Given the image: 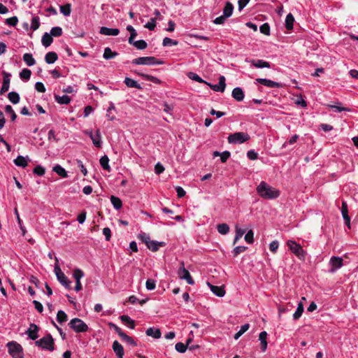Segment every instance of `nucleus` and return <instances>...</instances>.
Listing matches in <instances>:
<instances>
[{
  "mask_svg": "<svg viewBox=\"0 0 358 358\" xmlns=\"http://www.w3.org/2000/svg\"><path fill=\"white\" fill-rule=\"evenodd\" d=\"M257 194L264 199H275L280 196V191L262 181L256 188Z\"/></svg>",
  "mask_w": 358,
  "mask_h": 358,
  "instance_id": "f257e3e1",
  "label": "nucleus"
},
{
  "mask_svg": "<svg viewBox=\"0 0 358 358\" xmlns=\"http://www.w3.org/2000/svg\"><path fill=\"white\" fill-rule=\"evenodd\" d=\"M10 355L13 358H24L23 348L15 341H10L6 344Z\"/></svg>",
  "mask_w": 358,
  "mask_h": 358,
  "instance_id": "f03ea898",
  "label": "nucleus"
},
{
  "mask_svg": "<svg viewBox=\"0 0 358 358\" xmlns=\"http://www.w3.org/2000/svg\"><path fill=\"white\" fill-rule=\"evenodd\" d=\"M69 326L76 333H83L88 331L89 327L81 319L75 317L70 320Z\"/></svg>",
  "mask_w": 358,
  "mask_h": 358,
  "instance_id": "7ed1b4c3",
  "label": "nucleus"
},
{
  "mask_svg": "<svg viewBox=\"0 0 358 358\" xmlns=\"http://www.w3.org/2000/svg\"><path fill=\"white\" fill-rule=\"evenodd\" d=\"M287 245L289 250L294 254L299 259H305L306 252L301 246L300 244L297 243L294 241L288 240L287 241Z\"/></svg>",
  "mask_w": 358,
  "mask_h": 358,
  "instance_id": "20e7f679",
  "label": "nucleus"
},
{
  "mask_svg": "<svg viewBox=\"0 0 358 358\" xmlns=\"http://www.w3.org/2000/svg\"><path fill=\"white\" fill-rule=\"evenodd\" d=\"M36 345L39 348H41L44 350H48L49 351L54 350V340L52 336L50 334H48L45 336L40 338L39 340L35 342Z\"/></svg>",
  "mask_w": 358,
  "mask_h": 358,
  "instance_id": "39448f33",
  "label": "nucleus"
},
{
  "mask_svg": "<svg viewBox=\"0 0 358 358\" xmlns=\"http://www.w3.org/2000/svg\"><path fill=\"white\" fill-rule=\"evenodd\" d=\"M131 63L134 65H156L162 64L163 62L158 60L155 57H141L134 59Z\"/></svg>",
  "mask_w": 358,
  "mask_h": 358,
  "instance_id": "423d86ee",
  "label": "nucleus"
},
{
  "mask_svg": "<svg viewBox=\"0 0 358 358\" xmlns=\"http://www.w3.org/2000/svg\"><path fill=\"white\" fill-rule=\"evenodd\" d=\"M228 142L232 144H241L250 139V136L245 132H236L230 134L228 138Z\"/></svg>",
  "mask_w": 358,
  "mask_h": 358,
  "instance_id": "0eeeda50",
  "label": "nucleus"
},
{
  "mask_svg": "<svg viewBox=\"0 0 358 358\" xmlns=\"http://www.w3.org/2000/svg\"><path fill=\"white\" fill-rule=\"evenodd\" d=\"M181 266L179 268L178 274L180 279L185 280L189 285H194V281L192 279L189 272L185 268L184 263L181 262Z\"/></svg>",
  "mask_w": 358,
  "mask_h": 358,
  "instance_id": "6e6552de",
  "label": "nucleus"
},
{
  "mask_svg": "<svg viewBox=\"0 0 358 358\" xmlns=\"http://www.w3.org/2000/svg\"><path fill=\"white\" fill-rule=\"evenodd\" d=\"M55 271L58 281L66 288L69 289L71 282L69 280L68 278L65 275V274L57 266L55 267Z\"/></svg>",
  "mask_w": 358,
  "mask_h": 358,
  "instance_id": "1a4fd4ad",
  "label": "nucleus"
},
{
  "mask_svg": "<svg viewBox=\"0 0 358 358\" xmlns=\"http://www.w3.org/2000/svg\"><path fill=\"white\" fill-rule=\"evenodd\" d=\"M329 265L331 266L329 271L334 273L343 265V259L340 257L333 256L329 260Z\"/></svg>",
  "mask_w": 358,
  "mask_h": 358,
  "instance_id": "9d476101",
  "label": "nucleus"
},
{
  "mask_svg": "<svg viewBox=\"0 0 358 358\" xmlns=\"http://www.w3.org/2000/svg\"><path fill=\"white\" fill-rule=\"evenodd\" d=\"M225 80V77L224 76H220L219 77L218 84L213 85L207 82L206 85L215 92H224L226 87Z\"/></svg>",
  "mask_w": 358,
  "mask_h": 358,
  "instance_id": "9b49d317",
  "label": "nucleus"
},
{
  "mask_svg": "<svg viewBox=\"0 0 358 358\" xmlns=\"http://www.w3.org/2000/svg\"><path fill=\"white\" fill-rule=\"evenodd\" d=\"M11 74L10 73L3 71V83L0 90V94H3L8 92L10 87Z\"/></svg>",
  "mask_w": 358,
  "mask_h": 358,
  "instance_id": "f8f14e48",
  "label": "nucleus"
},
{
  "mask_svg": "<svg viewBox=\"0 0 358 358\" xmlns=\"http://www.w3.org/2000/svg\"><path fill=\"white\" fill-rule=\"evenodd\" d=\"M246 62L250 63L251 66L259 68V69H263V68H271V64L266 61H264L263 59H245Z\"/></svg>",
  "mask_w": 358,
  "mask_h": 358,
  "instance_id": "ddd939ff",
  "label": "nucleus"
},
{
  "mask_svg": "<svg viewBox=\"0 0 358 358\" xmlns=\"http://www.w3.org/2000/svg\"><path fill=\"white\" fill-rule=\"evenodd\" d=\"M255 83H260L266 87H270V88H277L280 86V84L279 83L266 79V78H257L255 80Z\"/></svg>",
  "mask_w": 358,
  "mask_h": 358,
  "instance_id": "4468645a",
  "label": "nucleus"
},
{
  "mask_svg": "<svg viewBox=\"0 0 358 358\" xmlns=\"http://www.w3.org/2000/svg\"><path fill=\"white\" fill-rule=\"evenodd\" d=\"M38 331H39V328L38 327V326L35 324L31 323V324H30L29 327L27 330L26 334L28 335L29 338L34 341L38 336Z\"/></svg>",
  "mask_w": 358,
  "mask_h": 358,
  "instance_id": "2eb2a0df",
  "label": "nucleus"
},
{
  "mask_svg": "<svg viewBox=\"0 0 358 358\" xmlns=\"http://www.w3.org/2000/svg\"><path fill=\"white\" fill-rule=\"evenodd\" d=\"M29 161V157L28 156L19 155L14 159L13 162L17 166L24 168L27 166Z\"/></svg>",
  "mask_w": 358,
  "mask_h": 358,
  "instance_id": "dca6fc26",
  "label": "nucleus"
},
{
  "mask_svg": "<svg viewBox=\"0 0 358 358\" xmlns=\"http://www.w3.org/2000/svg\"><path fill=\"white\" fill-rule=\"evenodd\" d=\"M94 145L96 148H100L102 146L101 135L100 129H96L95 134L90 138Z\"/></svg>",
  "mask_w": 358,
  "mask_h": 358,
  "instance_id": "f3484780",
  "label": "nucleus"
},
{
  "mask_svg": "<svg viewBox=\"0 0 358 358\" xmlns=\"http://www.w3.org/2000/svg\"><path fill=\"white\" fill-rule=\"evenodd\" d=\"M348 213V205L345 202H343L342 206H341V213H342L345 224L348 227V228H350V217H349Z\"/></svg>",
  "mask_w": 358,
  "mask_h": 358,
  "instance_id": "a211bd4d",
  "label": "nucleus"
},
{
  "mask_svg": "<svg viewBox=\"0 0 358 358\" xmlns=\"http://www.w3.org/2000/svg\"><path fill=\"white\" fill-rule=\"evenodd\" d=\"M100 34L106 36H117L120 33V30L117 28H108L102 27L100 29Z\"/></svg>",
  "mask_w": 358,
  "mask_h": 358,
  "instance_id": "6ab92c4d",
  "label": "nucleus"
},
{
  "mask_svg": "<svg viewBox=\"0 0 358 358\" xmlns=\"http://www.w3.org/2000/svg\"><path fill=\"white\" fill-rule=\"evenodd\" d=\"M232 97L237 101H242L244 99L245 94L243 90L239 87H235L231 93Z\"/></svg>",
  "mask_w": 358,
  "mask_h": 358,
  "instance_id": "aec40b11",
  "label": "nucleus"
},
{
  "mask_svg": "<svg viewBox=\"0 0 358 358\" xmlns=\"http://www.w3.org/2000/svg\"><path fill=\"white\" fill-rule=\"evenodd\" d=\"M208 286L210 288L211 292L219 297H222L225 294V290L222 286H215L208 283Z\"/></svg>",
  "mask_w": 358,
  "mask_h": 358,
  "instance_id": "412c9836",
  "label": "nucleus"
},
{
  "mask_svg": "<svg viewBox=\"0 0 358 358\" xmlns=\"http://www.w3.org/2000/svg\"><path fill=\"white\" fill-rule=\"evenodd\" d=\"M165 245L164 242L150 241L146 245L152 252H156L159 250V247H164Z\"/></svg>",
  "mask_w": 358,
  "mask_h": 358,
  "instance_id": "4be33fe9",
  "label": "nucleus"
},
{
  "mask_svg": "<svg viewBox=\"0 0 358 358\" xmlns=\"http://www.w3.org/2000/svg\"><path fill=\"white\" fill-rule=\"evenodd\" d=\"M145 333L147 336H152L155 338H159L162 335L160 330L154 327L148 328Z\"/></svg>",
  "mask_w": 358,
  "mask_h": 358,
  "instance_id": "5701e85b",
  "label": "nucleus"
},
{
  "mask_svg": "<svg viewBox=\"0 0 358 358\" xmlns=\"http://www.w3.org/2000/svg\"><path fill=\"white\" fill-rule=\"evenodd\" d=\"M57 59V55L55 52H49L45 56V61L49 64L55 63Z\"/></svg>",
  "mask_w": 358,
  "mask_h": 358,
  "instance_id": "b1692460",
  "label": "nucleus"
},
{
  "mask_svg": "<svg viewBox=\"0 0 358 358\" xmlns=\"http://www.w3.org/2000/svg\"><path fill=\"white\" fill-rule=\"evenodd\" d=\"M124 83L128 87L136 88L138 90L142 88L139 83L128 77L125 78Z\"/></svg>",
  "mask_w": 358,
  "mask_h": 358,
  "instance_id": "393cba45",
  "label": "nucleus"
},
{
  "mask_svg": "<svg viewBox=\"0 0 358 358\" xmlns=\"http://www.w3.org/2000/svg\"><path fill=\"white\" fill-rule=\"evenodd\" d=\"M52 41H53L52 37L49 33L45 32L43 35L42 38H41V43H42L43 45L45 46V48L50 46L51 45V43H52Z\"/></svg>",
  "mask_w": 358,
  "mask_h": 358,
  "instance_id": "a878e982",
  "label": "nucleus"
},
{
  "mask_svg": "<svg viewBox=\"0 0 358 358\" xmlns=\"http://www.w3.org/2000/svg\"><path fill=\"white\" fill-rule=\"evenodd\" d=\"M113 350L117 357H120L121 355H124V348L117 341H115L113 343Z\"/></svg>",
  "mask_w": 358,
  "mask_h": 358,
  "instance_id": "bb28decb",
  "label": "nucleus"
},
{
  "mask_svg": "<svg viewBox=\"0 0 358 358\" xmlns=\"http://www.w3.org/2000/svg\"><path fill=\"white\" fill-rule=\"evenodd\" d=\"M234 10V6L231 3L227 1L223 8V15L224 17H229L231 16Z\"/></svg>",
  "mask_w": 358,
  "mask_h": 358,
  "instance_id": "cd10ccee",
  "label": "nucleus"
},
{
  "mask_svg": "<svg viewBox=\"0 0 358 358\" xmlns=\"http://www.w3.org/2000/svg\"><path fill=\"white\" fill-rule=\"evenodd\" d=\"M266 338H267V333L266 331H262L259 334V340L261 342L262 350L263 352L266 351V350L267 348Z\"/></svg>",
  "mask_w": 358,
  "mask_h": 358,
  "instance_id": "c85d7f7f",
  "label": "nucleus"
},
{
  "mask_svg": "<svg viewBox=\"0 0 358 358\" xmlns=\"http://www.w3.org/2000/svg\"><path fill=\"white\" fill-rule=\"evenodd\" d=\"M120 318L122 322L129 325L130 329H134L135 328L134 321L129 316L123 315Z\"/></svg>",
  "mask_w": 358,
  "mask_h": 358,
  "instance_id": "c756f323",
  "label": "nucleus"
},
{
  "mask_svg": "<svg viewBox=\"0 0 358 358\" xmlns=\"http://www.w3.org/2000/svg\"><path fill=\"white\" fill-rule=\"evenodd\" d=\"M129 43L134 45L137 50H144L148 46L147 43L144 40H133L132 43Z\"/></svg>",
  "mask_w": 358,
  "mask_h": 358,
  "instance_id": "7c9ffc66",
  "label": "nucleus"
},
{
  "mask_svg": "<svg viewBox=\"0 0 358 358\" xmlns=\"http://www.w3.org/2000/svg\"><path fill=\"white\" fill-rule=\"evenodd\" d=\"M55 99L59 104H68L71 102V98L68 95H55Z\"/></svg>",
  "mask_w": 358,
  "mask_h": 358,
  "instance_id": "2f4dec72",
  "label": "nucleus"
},
{
  "mask_svg": "<svg viewBox=\"0 0 358 358\" xmlns=\"http://www.w3.org/2000/svg\"><path fill=\"white\" fill-rule=\"evenodd\" d=\"M110 199L113 208L115 210H120L122 208V202L120 198L113 195L110 196Z\"/></svg>",
  "mask_w": 358,
  "mask_h": 358,
  "instance_id": "473e14b6",
  "label": "nucleus"
},
{
  "mask_svg": "<svg viewBox=\"0 0 358 358\" xmlns=\"http://www.w3.org/2000/svg\"><path fill=\"white\" fill-rule=\"evenodd\" d=\"M23 60L29 66H32L36 64V60L31 53H25L23 55Z\"/></svg>",
  "mask_w": 358,
  "mask_h": 358,
  "instance_id": "72a5a7b5",
  "label": "nucleus"
},
{
  "mask_svg": "<svg viewBox=\"0 0 358 358\" xmlns=\"http://www.w3.org/2000/svg\"><path fill=\"white\" fill-rule=\"evenodd\" d=\"M8 99L13 104L18 103L20 102V95L16 92H9L8 94Z\"/></svg>",
  "mask_w": 358,
  "mask_h": 358,
  "instance_id": "f704fd0d",
  "label": "nucleus"
},
{
  "mask_svg": "<svg viewBox=\"0 0 358 358\" xmlns=\"http://www.w3.org/2000/svg\"><path fill=\"white\" fill-rule=\"evenodd\" d=\"M117 55V52H113L110 48L107 47L104 49L103 57L105 59H110L116 57Z\"/></svg>",
  "mask_w": 358,
  "mask_h": 358,
  "instance_id": "c9c22d12",
  "label": "nucleus"
},
{
  "mask_svg": "<svg viewBox=\"0 0 358 358\" xmlns=\"http://www.w3.org/2000/svg\"><path fill=\"white\" fill-rule=\"evenodd\" d=\"M52 170L57 174H58L59 176H61L62 178H67L68 177V174H67V172L66 171V170L62 166H61L59 164L55 165L53 167Z\"/></svg>",
  "mask_w": 358,
  "mask_h": 358,
  "instance_id": "e433bc0d",
  "label": "nucleus"
},
{
  "mask_svg": "<svg viewBox=\"0 0 358 358\" xmlns=\"http://www.w3.org/2000/svg\"><path fill=\"white\" fill-rule=\"evenodd\" d=\"M99 162L103 169L106 170L108 171H110V167L109 165V159L107 155L101 157L99 160Z\"/></svg>",
  "mask_w": 358,
  "mask_h": 358,
  "instance_id": "4c0bfd02",
  "label": "nucleus"
},
{
  "mask_svg": "<svg viewBox=\"0 0 358 358\" xmlns=\"http://www.w3.org/2000/svg\"><path fill=\"white\" fill-rule=\"evenodd\" d=\"M59 10L64 16H69L71 12V5L70 3H66L60 6Z\"/></svg>",
  "mask_w": 358,
  "mask_h": 358,
  "instance_id": "58836bf2",
  "label": "nucleus"
},
{
  "mask_svg": "<svg viewBox=\"0 0 358 358\" xmlns=\"http://www.w3.org/2000/svg\"><path fill=\"white\" fill-rule=\"evenodd\" d=\"M187 76H188V78L189 79H191V80H192L194 81L198 82L199 83H204L206 85L207 83V81H206L203 79H202L198 74H196L195 73L189 72L187 74Z\"/></svg>",
  "mask_w": 358,
  "mask_h": 358,
  "instance_id": "ea45409f",
  "label": "nucleus"
},
{
  "mask_svg": "<svg viewBox=\"0 0 358 358\" xmlns=\"http://www.w3.org/2000/svg\"><path fill=\"white\" fill-rule=\"evenodd\" d=\"M217 231L222 235H226L229 231V227L225 223L217 224Z\"/></svg>",
  "mask_w": 358,
  "mask_h": 358,
  "instance_id": "a19ab883",
  "label": "nucleus"
},
{
  "mask_svg": "<svg viewBox=\"0 0 358 358\" xmlns=\"http://www.w3.org/2000/svg\"><path fill=\"white\" fill-rule=\"evenodd\" d=\"M294 22V16L291 13H289L286 16V19H285V26L288 30L292 29Z\"/></svg>",
  "mask_w": 358,
  "mask_h": 358,
  "instance_id": "79ce46f5",
  "label": "nucleus"
},
{
  "mask_svg": "<svg viewBox=\"0 0 358 358\" xmlns=\"http://www.w3.org/2000/svg\"><path fill=\"white\" fill-rule=\"evenodd\" d=\"M249 327V324H245L242 325L236 334H235L234 336V339L238 340L245 331L248 330Z\"/></svg>",
  "mask_w": 358,
  "mask_h": 358,
  "instance_id": "37998d69",
  "label": "nucleus"
},
{
  "mask_svg": "<svg viewBox=\"0 0 358 358\" xmlns=\"http://www.w3.org/2000/svg\"><path fill=\"white\" fill-rule=\"evenodd\" d=\"M31 75V70H29L28 69H24L20 73V78L24 81H27L29 80Z\"/></svg>",
  "mask_w": 358,
  "mask_h": 358,
  "instance_id": "c03bdc74",
  "label": "nucleus"
},
{
  "mask_svg": "<svg viewBox=\"0 0 358 358\" xmlns=\"http://www.w3.org/2000/svg\"><path fill=\"white\" fill-rule=\"evenodd\" d=\"M68 316L63 310H59L57 314V321L59 323H63L67 321Z\"/></svg>",
  "mask_w": 358,
  "mask_h": 358,
  "instance_id": "a18cd8bd",
  "label": "nucleus"
},
{
  "mask_svg": "<svg viewBox=\"0 0 358 358\" xmlns=\"http://www.w3.org/2000/svg\"><path fill=\"white\" fill-rule=\"evenodd\" d=\"M141 76L144 78L146 80L152 82L155 84H159L161 83L160 80L153 76L144 74V73H138Z\"/></svg>",
  "mask_w": 358,
  "mask_h": 358,
  "instance_id": "49530a36",
  "label": "nucleus"
},
{
  "mask_svg": "<svg viewBox=\"0 0 358 358\" xmlns=\"http://www.w3.org/2000/svg\"><path fill=\"white\" fill-rule=\"evenodd\" d=\"M121 338L124 341L126 342L128 345L132 346V347H136L137 346V343L130 336H129L128 335H127L126 334H124V335H122V336L121 337Z\"/></svg>",
  "mask_w": 358,
  "mask_h": 358,
  "instance_id": "de8ad7c7",
  "label": "nucleus"
},
{
  "mask_svg": "<svg viewBox=\"0 0 358 358\" xmlns=\"http://www.w3.org/2000/svg\"><path fill=\"white\" fill-rule=\"evenodd\" d=\"M127 30L130 33V36L129 38L128 42L132 43V41L134 40V38L137 36V32L131 25H128L127 27Z\"/></svg>",
  "mask_w": 358,
  "mask_h": 358,
  "instance_id": "09e8293b",
  "label": "nucleus"
},
{
  "mask_svg": "<svg viewBox=\"0 0 358 358\" xmlns=\"http://www.w3.org/2000/svg\"><path fill=\"white\" fill-rule=\"evenodd\" d=\"M115 110V107L113 103H110V106L107 109V114L106 116L108 117V120L110 121H113L115 120V116L112 114V111Z\"/></svg>",
  "mask_w": 358,
  "mask_h": 358,
  "instance_id": "8fccbe9b",
  "label": "nucleus"
},
{
  "mask_svg": "<svg viewBox=\"0 0 358 358\" xmlns=\"http://www.w3.org/2000/svg\"><path fill=\"white\" fill-rule=\"evenodd\" d=\"M303 312V306L301 303H299L298 307L293 314V318L296 320H298L302 315Z\"/></svg>",
  "mask_w": 358,
  "mask_h": 358,
  "instance_id": "3c124183",
  "label": "nucleus"
},
{
  "mask_svg": "<svg viewBox=\"0 0 358 358\" xmlns=\"http://www.w3.org/2000/svg\"><path fill=\"white\" fill-rule=\"evenodd\" d=\"M245 230L239 228L238 226H236V236L234 240V244H236V243L238 241V239H240L243 235L245 234Z\"/></svg>",
  "mask_w": 358,
  "mask_h": 358,
  "instance_id": "603ef678",
  "label": "nucleus"
},
{
  "mask_svg": "<svg viewBox=\"0 0 358 358\" xmlns=\"http://www.w3.org/2000/svg\"><path fill=\"white\" fill-rule=\"evenodd\" d=\"M5 112L7 114H9L10 115V118H11L12 121H15L16 120L17 115L11 106H10V105L6 106H5Z\"/></svg>",
  "mask_w": 358,
  "mask_h": 358,
  "instance_id": "864d4df0",
  "label": "nucleus"
},
{
  "mask_svg": "<svg viewBox=\"0 0 358 358\" xmlns=\"http://www.w3.org/2000/svg\"><path fill=\"white\" fill-rule=\"evenodd\" d=\"M52 36L58 37L62 34V29L60 27H54L49 33Z\"/></svg>",
  "mask_w": 358,
  "mask_h": 358,
  "instance_id": "5fc2aeb1",
  "label": "nucleus"
},
{
  "mask_svg": "<svg viewBox=\"0 0 358 358\" xmlns=\"http://www.w3.org/2000/svg\"><path fill=\"white\" fill-rule=\"evenodd\" d=\"M73 278L76 280V282L80 281V279L84 276V272L80 268H76L73 273Z\"/></svg>",
  "mask_w": 358,
  "mask_h": 358,
  "instance_id": "6e6d98bb",
  "label": "nucleus"
},
{
  "mask_svg": "<svg viewBox=\"0 0 358 358\" xmlns=\"http://www.w3.org/2000/svg\"><path fill=\"white\" fill-rule=\"evenodd\" d=\"M34 173L38 176H43L45 173V169L41 165H37L33 171Z\"/></svg>",
  "mask_w": 358,
  "mask_h": 358,
  "instance_id": "4d7b16f0",
  "label": "nucleus"
},
{
  "mask_svg": "<svg viewBox=\"0 0 358 358\" xmlns=\"http://www.w3.org/2000/svg\"><path fill=\"white\" fill-rule=\"evenodd\" d=\"M178 42L177 41L173 40L170 38L165 37L163 39V45L164 46H171L178 45Z\"/></svg>",
  "mask_w": 358,
  "mask_h": 358,
  "instance_id": "13d9d810",
  "label": "nucleus"
},
{
  "mask_svg": "<svg viewBox=\"0 0 358 358\" xmlns=\"http://www.w3.org/2000/svg\"><path fill=\"white\" fill-rule=\"evenodd\" d=\"M156 287V281L153 279H148L145 282V287L148 290H153Z\"/></svg>",
  "mask_w": 358,
  "mask_h": 358,
  "instance_id": "bf43d9fd",
  "label": "nucleus"
},
{
  "mask_svg": "<svg viewBox=\"0 0 358 358\" xmlns=\"http://www.w3.org/2000/svg\"><path fill=\"white\" fill-rule=\"evenodd\" d=\"M260 32L265 35H270V26L268 23H264L260 26L259 28Z\"/></svg>",
  "mask_w": 358,
  "mask_h": 358,
  "instance_id": "052dcab7",
  "label": "nucleus"
},
{
  "mask_svg": "<svg viewBox=\"0 0 358 358\" xmlns=\"http://www.w3.org/2000/svg\"><path fill=\"white\" fill-rule=\"evenodd\" d=\"M109 327L113 329L117 334L118 336L121 338L122 336V335H124L125 333H124L122 331V330L118 327L115 324H113L112 322H110L109 323Z\"/></svg>",
  "mask_w": 358,
  "mask_h": 358,
  "instance_id": "680f3d73",
  "label": "nucleus"
},
{
  "mask_svg": "<svg viewBox=\"0 0 358 358\" xmlns=\"http://www.w3.org/2000/svg\"><path fill=\"white\" fill-rule=\"evenodd\" d=\"M176 350L180 353H184L187 350V345L182 343H177L175 345Z\"/></svg>",
  "mask_w": 358,
  "mask_h": 358,
  "instance_id": "e2e57ef3",
  "label": "nucleus"
},
{
  "mask_svg": "<svg viewBox=\"0 0 358 358\" xmlns=\"http://www.w3.org/2000/svg\"><path fill=\"white\" fill-rule=\"evenodd\" d=\"M17 22H18V19L16 16H13L12 17L7 18L5 21V23L7 25H9L11 27L15 26L17 24Z\"/></svg>",
  "mask_w": 358,
  "mask_h": 358,
  "instance_id": "0e129e2a",
  "label": "nucleus"
},
{
  "mask_svg": "<svg viewBox=\"0 0 358 358\" xmlns=\"http://www.w3.org/2000/svg\"><path fill=\"white\" fill-rule=\"evenodd\" d=\"M138 238L144 242L146 245L150 241V236L144 232H141L138 235Z\"/></svg>",
  "mask_w": 358,
  "mask_h": 358,
  "instance_id": "69168bd1",
  "label": "nucleus"
},
{
  "mask_svg": "<svg viewBox=\"0 0 358 358\" xmlns=\"http://www.w3.org/2000/svg\"><path fill=\"white\" fill-rule=\"evenodd\" d=\"M39 26H40V23H39L38 17H33L31 20V28L33 29V31H36V29H38Z\"/></svg>",
  "mask_w": 358,
  "mask_h": 358,
  "instance_id": "338daca9",
  "label": "nucleus"
},
{
  "mask_svg": "<svg viewBox=\"0 0 358 358\" xmlns=\"http://www.w3.org/2000/svg\"><path fill=\"white\" fill-rule=\"evenodd\" d=\"M156 27V22L155 18H151L150 20L145 24V27L150 31L155 29Z\"/></svg>",
  "mask_w": 358,
  "mask_h": 358,
  "instance_id": "774afa93",
  "label": "nucleus"
}]
</instances>
